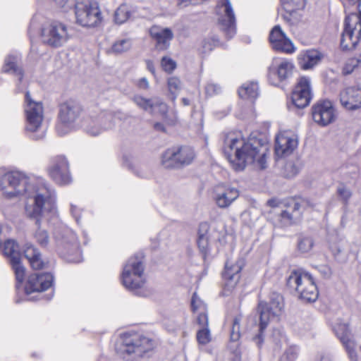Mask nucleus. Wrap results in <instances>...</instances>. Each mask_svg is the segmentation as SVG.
Instances as JSON below:
<instances>
[{"label": "nucleus", "instance_id": "11", "mask_svg": "<svg viewBox=\"0 0 361 361\" xmlns=\"http://www.w3.org/2000/svg\"><path fill=\"white\" fill-rule=\"evenodd\" d=\"M75 9L77 23L82 26L94 27L101 21V11L97 1L77 2Z\"/></svg>", "mask_w": 361, "mask_h": 361}, {"label": "nucleus", "instance_id": "55", "mask_svg": "<svg viewBox=\"0 0 361 361\" xmlns=\"http://www.w3.org/2000/svg\"><path fill=\"white\" fill-rule=\"evenodd\" d=\"M291 4V8L296 9H303L305 6V0H288ZM282 4V0H281Z\"/></svg>", "mask_w": 361, "mask_h": 361}, {"label": "nucleus", "instance_id": "38", "mask_svg": "<svg viewBox=\"0 0 361 361\" xmlns=\"http://www.w3.org/2000/svg\"><path fill=\"white\" fill-rule=\"evenodd\" d=\"M55 200H56V195H54V207L51 209L47 210V212L44 213V215L39 217V223H37V219H34L35 220V224L38 226L37 230L36 231L35 233V238L37 240V242L42 246V247H46L49 241V237L48 235V233L46 230L42 229L40 226V219L42 217L44 216L47 213L51 212L55 209Z\"/></svg>", "mask_w": 361, "mask_h": 361}, {"label": "nucleus", "instance_id": "31", "mask_svg": "<svg viewBox=\"0 0 361 361\" xmlns=\"http://www.w3.org/2000/svg\"><path fill=\"white\" fill-rule=\"evenodd\" d=\"M209 225L207 222H202L199 225L197 243L204 258H205L209 252Z\"/></svg>", "mask_w": 361, "mask_h": 361}, {"label": "nucleus", "instance_id": "32", "mask_svg": "<svg viewBox=\"0 0 361 361\" xmlns=\"http://www.w3.org/2000/svg\"><path fill=\"white\" fill-rule=\"evenodd\" d=\"M23 252L32 269H41L45 267L46 263L42 260L40 252L32 244H26Z\"/></svg>", "mask_w": 361, "mask_h": 361}, {"label": "nucleus", "instance_id": "42", "mask_svg": "<svg viewBox=\"0 0 361 361\" xmlns=\"http://www.w3.org/2000/svg\"><path fill=\"white\" fill-rule=\"evenodd\" d=\"M130 13L127 5H121L115 11L114 20L117 24H122L130 18Z\"/></svg>", "mask_w": 361, "mask_h": 361}, {"label": "nucleus", "instance_id": "30", "mask_svg": "<svg viewBox=\"0 0 361 361\" xmlns=\"http://www.w3.org/2000/svg\"><path fill=\"white\" fill-rule=\"evenodd\" d=\"M174 149L180 169L191 164L196 157L194 149L190 146H174Z\"/></svg>", "mask_w": 361, "mask_h": 361}, {"label": "nucleus", "instance_id": "10", "mask_svg": "<svg viewBox=\"0 0 361 361\" xmlns=\"http://www.w3.org/2000/svg\"><path fill=\"white\" fill-rule=\"evenodd\" d=\"M41 36L44 44L54 48L63 46L70 38L67 26L58 21L44 25Z\"/></svg>", "mask_w": 361, "mask_h": 361}, {"label": "nucleus", "instance_id": "44", "mask_svg": "<svg viewBox=\"0 0 361 361\" xmlns=\"http://www.w3.org/2000/svg\"><path fill=\"white\" fill-rule=\"evenodd\" d=\"M168 88L172 101H175L179 91L181 89V82L176 77H171L168 79Z\"/></svg>", "mask_w": 361, "mask_h": 361}, {"label": "nucleus", "instance_id": "41", "mask_svg": "<svg viewBox=\"0 0 361 361\" xmlns=\"http://www.w3.org/2000/svg\"><path fill=\"white\" fill-rule=\"evenodd\" d=\"M132 46L130 39H122L116 41L111 46V51L116 54H122L128 51Z\"/></svg>", "mask_w": 361, "mask_h": 361}, {"label": "nucleus", "instance_id": "64", "mask_svg": "<svg viewBox=\"0 0 361 361\" xmlns=\"http://www.w3.org/2000/svg\"><path fill=\"white\" fill-rule=\"evenodd\" d=\"M319 361H331L330 357L327 355H322L321 356Z\"/></svg>", "mask_w": 361, "mask_h": 361}, {"label": "nucleus", "instance_id": "57", "mask_svg": "<svg viewBox=\"0 0 361 361\" xmlns=\"http://www.w3.org/2000/svg\"><path fill=\"white\" fill-rule=\"evenodd\" d=\"M137 85L140 88L147 90L149 87V82L146 78H142L139 80Z\"/></svg>", "mask_w": 361, "mask_h": 361}, {"label": "nucleus", "instance_id": "1", "mask_svg": "<svg viewBox=\"0 0 361 361\" xmlns=\"http://www.w3.org/2000/svg\"><path fill=\"white\" fill-rule=\"evenodd\" d=\"M0 188L6 198H26L25 214L30 219H36L37 224L39 217L54 207L55 192L42 178L27 176L20 171L8 172L1 178Z\"/></svg>", "mask_w": 361, "mask_h": 361}, {"label": "nucleus", "instance_id": "8", "mask_svg": "<svg viewBox=\"0 0 361 361\" xmlns=\"http://www.w3.org/2000/svg\"><path fill=\"white\" fill-rule=\"evenodd\" d=\"M81 106L75 101L68 100L60 104L59 109V123L56 126L58 135L63 136L67 134L71 125L81 116Z\"/></svg>", "mask_w": 361, "mask_h": 361}, {"label": "nucleus", "instance_id": "47", "mask_svg": "<svg viewBox=\"0 0 361 361\" xmlns=\"http://www.w3.org/2000/svg\"><path fill=\"white\" fill-rule=\"evenodd\" d=\"M360 63H361V56H360L358 57H353V58L349 59L346 61V63L343 68V74H345V75L350 74L355 70V68L358 67V66L360 65Z\"/></svg>", "mask_w": 361, "mask_h": 361}, {"label": "nucleus", "instance_id": "25", "mask_svg": "<svg viewBox=\"0 0 361 361\" xmlns=\"http://www.w3.org/2000/svg\"><path fill=\"white\" fill-rule=\"evenodd\" d=\"M298 144L295 135H279L276 137L275 153L278 157L288 156L297 147Z\"/></svg>", "mask_w": 361, "mask_h": 361}, {"label": "nucleus", "instance_id": "54", "mask_svg": "<svg viewBox=\"0 0 361 361\" xmlns=\"http://www.w3.org/2000/svg\"><path fill=\"white\" fill-rule=\"evenodd\" d=\"M197 322L201 329L208 327V315L206 310L198 312Z\"/></svg>", "mask_w": 361, "mask_h": 361}, {"label": "nucleus", "instance_id": "59", "mask_svg": "<svg viewBox=\"0 0 361 361\" xmlns=\"http://www.w3.org/2000/svg\"><path fill=\"white\" fill-rule=\"evenodd\" d=\"M146 66L149 71H150L152 74L155 73V68L153 62L151 60L146 61Z\"/></svg>", "mask_w": 361, "mask_h": 361}, {"label": "nucleus", "instance_id": "61", "mask_svg": "<svg viewBox=\"0 0 361 361\" xmlns=\"http://www.w3.org/2000/svg\"><path fill=\"white\" fill-rule=\"evenodd\" d=\"M267 204L269 206H270L271 207H279V204L277 200H274V199L268 200Z\"/></svg>", "mask_w": 361, "mask_h": 361}, {"label": "nucleus", "instance_id": "53", "mask_svg": "<svg viewBox=\"0 0 361 361\" xmlns=\"http://www.w3.org/2000/svg\"><path fill=\"white\" fill-rule=\"evenodd\" d=\"M205 94L209 97H213L221 92V87L214 82H208L205 86Z\"/></svg>", "mask_w": 361, "mask_h": 361}, {"label": "nucleus", "instance_id": "19", "mask_svg": "<svg viewBox=\"0 0 361 361\" xmlns=\"http://www.w3.org/2000/svg\"><path fill=\"white\" fill-rule=\"evenodd\" d=\"M54 276L51 273L31 274L25 287V292L29 295L33 292H42L52 286Z\"/></svg>", "mask_w": 361, "mask_h": 361}, {"label": "nucleus", "instance_id": "5", "mask_svg": "<svg viewBox=\"0 0 361 361\" xmlns=\"http://www.w3.org/2000/svg\"><path fill=\"white\" fill-rule=\"evenodd\" d=\"M349 4H357L358 14L350 13L345 19L344 30L341 35L343 49H354L361 39V0H348Z\"/></svg>", "mask_w": 361, "mask_h": 361}, {"label": "nucleus", "instance_id": "51", "mask_svg": "<svg viewBox=\"0 0 361 361\" xmlns=\"http://www.w3.org/2000/svg\"><path fill=\"white\" fill-rule=\"evenodd\" d=\"M161 66L164 71L171 73L176 68V63L171 58L164 56L161 60Z\"/></svg>", "mask_w": 361, "mask_h": 361}, {"label": "nucleus", "instance_id": "37", "mask_svg": "<svg viewBox=\"0 0 361 361\" xmlns=\"http://www.w3.org/2000/svg\"><path fill=\"white\" fill-rule=\"evenodd\" d=\"M174 146L165 150L161 158V164L165 169H180L177 163Z\"/></svg>", "mask_w": 361, "mask_h": 361}, {"label": "nucleus", "instance_id": "56", "mask_svg": "<svg viewBox=\"0 0 361 361\" xmlns=\"http://www.w3.org/2000/svg\"><path fill=\"white\" fill-rule=\"evenodd\" d=\"M71 213L75 219L77 224H80V209L74 204H71Z\"/></svg>", "mask_w": 361, "mask_h": 361}, {"label": "nucleus", "instance_id": "22", "mask_svg": "<svg viewBox=\"0 0 361 361\" xmlns=\"http://www.w3.org/2000/svg\"><path fill=\"white\" fill-rule=\"evenodd\" d=\"M132 100L140 109L152 114L154 113L157 109L162 116H164L167 112V105L159 98L147 99L136 94L132 97Z\"/></svg>", "mask_w": 361, "mask_h": 361}, {"label": "nucleus", "instance_id": "39", "mask_svg": "<svg viewBox=\"0 0 361 361\" xmlns=\"http://www.w3.org/2000/svg\"><path fill=\"white\" fill-rule=\"evenodd\" d=\"M266 306L273 311L274 314H279L283 307V297L277 293H272L270 295V301L266 302Z\"/></svg>", "mask_w": 361, "mask_h": 361}, {"label": "nucleus", "instance_id": "33", "mask_svg": "<svg viewBox=\"0 0 361 361\" xmlns=\"http://www.w3.org/2000/svg\"><path fill=\"white\" fill-rule=\"evenodd\" d=\"M282 8L285 11L283 18L288 24L296 25L301 21L302 14L300 12L301 9L291 8V4L288 0H282Z\"/></svg>", "mask_w": 361, "mask_h": 361}, {"label": "nucleus", "instance_id": "9", "mask_svg": "<svg viewBox=\"0 0 361 361\" xmlns=\"http://www.w3.org/2000/svg\"><path fill=\"white\" fill-rule=\"evenodd\" d=\"M24 111L26 131L32 133L39 132L44 118L43 106L42 102L34 101L29 92L25 93Z\"/></svg>", "mask_w": 361, "mask_h": 361}, {"label": "nucleus", "instance_id": "43", "mask_svg": "<svg viewBox=\"0 0 361 361\" xmlns=\"http://www.w3.org/2000/svg\"><path fill=\"white\" fill-rule=\"evenodd\" d=\"M314 245V241L312 237L300 235L298 240V250L302 253L310 252Z\"/></svg>", "mask_w": 361, "mask_h": 361}, {"label": "nucleus", "instance_id": "40", "mask_svg": "<svg viewBox=\"0 0 361 361\" xmlns=\"http://www.w3.org/2000/svg\"><path fill=\"white\" fill-rule=\"evenodd\" d=\"M336 194L338 200L342 202L345 207H346L352 197V191L346 185L341 183L337 187Z\"/></svg>", "mask_w": 361, "mask_h": 361}, {"label": "nucleus", "instance_id": "2", "mask_svg": "<svg viewBox=\"0 0 361 361\" xmlns=\"http://www.w3.org/2000/svg\"><path fill=\"white\" fill-rule=\"evenodd\" d=\"M224 152L235 171H243L252 164L259 169L267 168L268 144L263 140L251 135L247 140L231 133L224 138Z\"/></svg>", "mask_w": 361, "mask_h": 361}, {"label": "nucleus", "instance_id": "60", "mask_svg": "<svg viewBox=\"0 0 361 361\" xmlns=\"http://www.w3.org/2000/svg\"><path fill=\"white\" fill-rule=\"evenodd\" d=\"M154 128L156 130L165 132V127L161 123H154Z\"/></svg>", "mask_w": 361, "mask_h": 361}, {"label": "nucleus", "instance_id": "21", "mask_svg": "<svg viewBox=\"0 0 361 361\" xmlns=\"http://www.w3.org/2000/svg\"><path fill=\"white\" fill-rule=\"evenodd\" d=\"M244 266L245 260L243 258H239L235 262L230 260L226 262L223 278L228 289L234 288L238 283L240 278V271Z\"/></svg>", "mask_w": 361, "mask_h": 361}, {"label": "nucleus", "instance_id": "35", "mask_svg": "<svg viewBox=\"0 0 361 361\" xmlns=\"http://www.w3.org/2000/svg\"><path fill=\"white\" fill-rule=\"evenodd\" d=\"M238 94L243 99H255L259 95L258 84L255 82L244 83L239 88Z\"/></svg>", "mask_w": 361, "mask_h": 361}, {"label": "nucleus", "instance_id": "62", "mask_svg": "<svg viewBox=\"0 0 361 361\" xmlns=\"http://www.w3.org/2000/svg\"><path fill=\"white\" fill-rule=\"evenodd\" d=\"M231 361H241L240 354L239 353H235L231 358Z\"/></svg>", "mask_w": 361, "mask_h": 361}, {"label": "nucleus", "instance_id": "45", "mask_svg": "<svg viewBox=\"0 0 361 361\" xmlns=\"http://www.w3.org/2000/svg\"><path fill=\"white\" fill-rule=\"evenodd\" d=\"M12 268L15 272L16 281L18 283L21 284L24 281L25 269L21 264L20 259H17L14 262H11Z\"/></svg>", "mask_w": 361, "mask_h": 361}, {"label": "nucleus", "instance_id": "12", "mask_svg": "<svg viewBox=\"0 0 361 361\" xmlns=\"http://www.w3.org/2000/svg\"><path fill=\"white\" fill-rule=\"evenodd\" d=\"M218 24L228 39L236 33L235 17L230 0H220L216 5Z\"/></svg>", "mask_w": 361, "mask_h": 361}, {"label": "nucleus", "instance_id": "46", "mask_svg": "<svg viewBox=\"0 0 361 361\" xmlns=\"http://www.w3.org/2000/svg\"><path fill=\"white\" fill-rule=\"evenodd\" d=\"M219 43V38L215 35L209 36L205 38L202 43V52L209 53L216 47Z\"/></svg>", "mask_w": 361, "mask_h": 361}, {"label": "nucleus", "instance_id": "7", "mask_svg": "<svg viewBox=\"0 0 361 361\" xmlns=\"http://www.w3.org/2000/svg\"><path fill=\"white\" fill-rule=\"evenodd\" d=\"M54 236L59 249L63 255H68V259L73 262L81 261L80 244L75 233L66 226H60L55 229Z\"/></svg>", "mask_w": 361, "mask_h": 361}, {"label": "nucleus", "instance_id": "48", "mask_svg": "<svg viewBox=\"0 0 361 361\" xmlns=\"http://www.w3.org/2000/svg\"><path fill=\"white\" fill-rule=\"evenodd\" d=\"M297 349L294 346L288 348L279 358V361H295L297 357Z\"/></svg>", "mask_w": 361, "mask_h": 361}, {"label": "nucleus", "instance_id": "49", "mask_svg": "<svg viewBox=\"0 0 361 361\" xmlns=\"http://www.w3.org/2000/svg\"><path fill=\"white\" fill-rule=\"evenodd\" d=\"M197 339L200 344L203 345L207 344L210 341V332L208 327L202 328L197 331Z\"/></svg>", "mask_w": 361, "mask_h": 361}, {"label": "nucleus", "instance_id": "17", "mask_svg": "<svg viewBox=\"0 0 361 361\" xmlns=\"http://www.w3.org/2000/svg\"><path fill=\"white\" fill-rule=\"evenodd\" d=\"M238 197V190L230 185H218L214 189L213 199L221 209L228 208Z\"/></svg>", "mask_w": 361, "mask_h": 361}, {"label": "nucleus", "instance_id": "36", "mask_svg": "<svg viewBox=\"0 0 361 361\" xmlns=\"http://www.w3.org/2000/svg\"><path fill=\"white\" fill-rule=\"evenodd\" d=\"M4 254L10 261V263L20 259V252L18 245L13 240H7L4 244Z\"/></svg>", "mask_w": 361, "mask_h": 361}, {"label": "nucleus", "instance_id": "23", "mask_svg": "<svg viewBox=\"0 0 361 361\" xmlns=\"http://www.w3.org/2000/svg\"><path fill=\"white\" fill-rule=\"evenodd\" d=\"M341 105L347 110H356L361 107V88L349 87L340 93Z\"/></svg>", "mask_w": 361, "mask_h": 361}, {"label": "nucleus", "instance_id": "20", "mask_svg": "<svg viewBox=\"0 0 361 361\" xmlns=\"http://www.w3.org/2000/svg\"><path fill=\"white\" fill-rule=\"evenodd\" d=\"M269 42L272 48L276 51L286 53L294 51L293 43L282 30L280 25H275L271 29L269 34Z\"/></svg>", "mask_w": 361, "mask_h": 361}, {"label": "nucleus", "instance_id": "13", "mask_svg": "<svg viewBox=\"0 0 361 361\" xmlns=\"http://www.w3.org/2000/svg\"><path fill=\"white\" fill-rule=\"evenodd\" d=\"M123 351L128 354L135 353L142 356L154 348V341L142 335H127L123 339Z\"/></svg>", "mask_w": 361, "mask_h": 361}, {"label": "nucleus", "instance_id": "4", "mask_svg": "<svg viewBox=\"0 0 361 361\" xmlns=\"http://www.w3.org/2000/svg\"><path fill=\"white\" fill-rule=\"evenodd\" d=\"M286 283L287 286L295 290L305 302H314L318 298L319 292L312 276L302 269L293 270Z\"/></svg>", "mask_w": 361, "mask_h": 361}, {"label": "nucleus", "instance_id": "6", "mask_svg": "<svg viewBox=\"0 0 361 361\" xmlns=\"http://www.w3.org/2000/svg\"><path fill=\"white\" fill-rule=\"evenodd\" d=\"M126 118V115L121 111H100L93 112L85 127V132L91 136H97L104 131L114 128L117 121Z\"/></svg>", "mask_w": 361, "mask_h": 361}, {"label": "nucleus", "instance_id": "14", "mask_svg": "<svg viewBox=\"0 0 361 361\" xmlns=\"http://www.w3.org/2000/svg\"><path fill=\"white\" fill-rule=\"evenodd\" d=\"M293 68L294 65L288 60L274 62L268 70L269 82L274 86H279L292 76Z\"/></svg>", "mask_w": 361, "mask_h": 361}, {"label": "nucleus", "instance_id": "24", "mask_svg": "<svg viewBox=\"0 0 361 361\" xmlns=\"http://www.w3.org/2000/svg\"><path fill=\"white\" fill-rule=\"evenodd\" d=\"M334 331L345 346L351 361H356L357 355L355 351V344L354 341L351 339V334L348 326L346 324H338L334 327Z\"/></svg>", "mask_w": 361, "mask_h": 361}, {"label": "nucleus", "instance_id": "63", "mask_svg": "<svg viewBox=\"0 0 361 361\" xmlns=\"http://www.w3.org/2000/svg\"><path fill=\"white\" fill-rule=\"evenodd\" d=\"M44 137V132H41L38 135H33L32 138L35 140H39Z\"/></svg>", "mask_w": 361, "mask_h": 361}, {"label": "nucleus", "instance_id": "3", "mask_svg": "<svg viewBox=\"0 0 361 361\" xmlns=\"http://www.w3.org/2000/svg\"><path fill=\"white\" fill-rule=\"evenodd\" d=\"M121 283L128 290L141 297L150 295L151 290L145 287L144 265L142 257H130L123 266L121 276Z\"/></svg>", "mask_w": 361, "mask_h": 361}, {"label": "nucleus", "instance_id": "27", "mask_svg": "<svg viewBox=\"0 0 361 361\" xmlns=\"http://www.w3.org/2000/svg\"><path fill=\"white\" fill-rule=\"evenodd\" d=\"M301 203L292 200L288 204L286 209L281 210L279 220L283 226H290L299 220L302 215Z\"/></svg>", "mask_w": 361, "mask_h": 361}, {"label": "nucleus", "instance_id": "18", "mask_svg": "<svg viewBox=\"0 0 361 361\" xmlns=\"http://www.w3.org/2000/svg\"><path fill=\"white\" fill-rule=\"evenodd\" d=\"M311 99L310 81L309 78L302 77L292 93V102L296 107L302 109L309 104Z\"/></svg>", "mask_w": 361, "mask_h": 361}, {"label": "nucleus", "instance_id": "52", "mask_svg": "<svg viewBox=\"0 0 361 361\" xmlns=\"http://www.w3.org/2000/svg\"><path fill=\"white\" fill-rule=\"evenodd\" d=\"M240 322L239 317H235L233 321V326L231 331V340L236 341L240 338Z\"/></svg>", "mask_w": 361, "mask_h": 361}, {"label": "nucleus", "instance_id": "29", "mask_svg": "<svg viewBox=\"0 0 361 361\" xmlns=\"http://www.w3.org/2000/svg\"><path fill=\"white\" fill-rule=\"evenodd\" d=\"M324 58V54L317 49H308L299 56V64L302 69L309 70L318 65Z\"/></svg>", "mask_w": 361, "mask_h": 361}, {"label": "nucleus", "instance_id": "16", "mask_svg": "<svg viewBox=\"0 0 361 361\" xmlns=\"http://www.w3.org/2000/svg\"><path fill=\"white\" fill-rule=\"evenodd\" d=\"M49 176L59 185H66L71 181L69 172V164L63 156H57L52 159L51 166L49 169Z\"/></svg>", "mask_w": 361, "mask_h": 361}, {"label": "nucleus", "instance_id": "50", "mask_svg": "<svg viewBox=\"0 0 361 361\" xmlns=\"http://www.w3.org/2000/svg\"><path fill=\"white\" fill-rule=\"evenodd\" d=\"M191 307L193 312H202L206 310V306L200 298L195 293L191 300Z\"/></svg>", "mask_w": 361, "mask_h": 361}, {"label": "nucleus", "instance_id": "15", "mask_svg": "<svg viewBox=\"0 0 361 361\" xmlns=\"http://www.w3.org/2000/svg\"><path fill=\"white\" fill-rule=\"evenodd\" d=\"M313 121L320 126H326L333 123L336 118V110L329 100L317 102L312 107Z\"/></svg>", "mask_w": 361, "mask_h": 361}, {"label": "nucleus", "instance_id": "34", "mask_svg": "<svg viewBox=\"0 0 361 361\" xmlns=\"http://www.w3.org/2000/svg\"><path fill=\"white\" fill-rule=\"evenodd\" d=\"M18 55H8L4 61V64L2 71L4 73H11L19 76V81L23 79V71L21 68L18 64Z\"/></svg>", "mask_w": 361, "mask_h": 361}, {"label": "nucleus", "instance_id": "58", "mask_svg": "<svg viewBox=\"0 0 361 361\" xmlns=\"http://www.w3.org/2000/svg\"><path fill=\"white\" fill-rule=\"evenodd\" d=\"M319 271L322 273L325 276H329L331 274L329 267L326 265L321 266L319 268Z\"/></svg>", "mask_w": 361, "mask_h": 361}, {"label": "nucleus", "instance_id": "26", "mask_svg": "<svg viewBox=\"0 0 361 361\" xmlns=\"http://www.w3.org/2000/svg\"><path fill=\"white\" fill-rule=\"evenodd\" d=\"M151 37L156 42V47L159 50H165L173 38V33L170 28L154 25L149 29Z\"/></svg>", "mask_w": 361, "mask_h": 361}, {"label": "nucleus", "instance_id": "28", "mask_svg": "<svg viewBox=\"0 0 361 361\" xmlns=\"http://www.w3.org/2000/svg\"><path fill=\"white\" fill-rule=\"evenodd\" d=\"M258 312L259 313V333L254 338L258 347H260L263 343L262 334L267 327L269 321L274 319L279 314H274L273 311L266 306V302H260L258 305Z\"/></svg>", "mask_w": 361, "mask_h": 361}]
</instances>
